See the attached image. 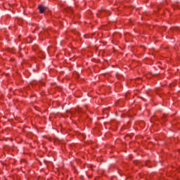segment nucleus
<instances>
[{
	"label": "nucleus",
	"instance_id": "1",
	"mask_svg": "<svg viewBox=\"0 0 180 180\" xmlns=\"http://www.w3.org/2000/svg\"><path fill=\"white\" fill-rule=\"evenodd\" d=\"M39 9L40 13H44V11H46V7L41 5V6H39Z\"/></svg>",
	"mask_w": 180,
	"mask_h": 180
},
{
	"label": "nucleus",
	"instance_id": "2",
	"mask_svg": "<svg viewBox=\"0 0 180 180\" xmlns=\"http://www.w3.org/2000/svg\"><path fill=\"white\" fill-rule=\"evenodd\" d=\"M66 12H72V8L71 7H68L67 9H66Z\"/></svg>",
	"mask_w": 180,
	"mask_h": 180
}]
</instances>
